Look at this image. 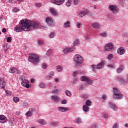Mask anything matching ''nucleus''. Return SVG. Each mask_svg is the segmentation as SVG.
I'll list each match as a JSON object with an SVG mask.
<instances>
[{
  "mask_svg": "<svg viewBox=\"0 0 128 128\" xmlns=\"http://www.w3.org/2000/svg\"><path fill=\"white\" fill-rule=\"evenodd\" d=\"M76 26L78 28H80V22H77V23L76 24Z\"/></svg>",
  "mask_w": 128,
  "mask_h": 128,
  "instance_id": "obj_55",
  "label": "nucleus"
},
{
  "mask_svg": "<svg viewBox=\"0 0 128 128\" xmlns=\"http://www.w3.org/2000/svg\"><path fill=\"white\" fill-rule=\"evenodd\" d=\"M108 8L112 14H118V8L116 5L110 4L108 6Z\"/></svg>",
  "mask_w": 128,
  "mask_h": 128,
  "instance_id": "obj_5",
  "label": "nucleus"
},
{
  "mask_svg": "<svg viewBox=\"0 0 128 128\" xmlns=\"http://www.w3.org/2000/svg\"><path fill=\"white\" fill-rule=\"evenodd\" d=\"M92 68L93 72H96V67H94V65L92 66Z\"/></svg>",
  "mask_w": 128,
  "mask_h": 128,
  "instance_id": "obj_56",
  "label": "nucleus"
},
{
  "mask_svg": "<svg viewBox=\"0 0 128 128\" xmlns=\"http://www.w3.org/2000/svg\"><path fill=\"white\" fill-rule=\"evenodd\" d=\"M118 80H119V82H122L124 84H128V82H126L124 80L120 77H118Z\"/></svg>",
  "mask_w": 128,
  "mask_h": 128,
  "instance_id": "obj_27",
  "label": "nucleus"
},
{
  "mask_svg": "<svg viewBox=\"0 0 128 128\" xmlns=\"http://www.w3.org/2000/svg\"><path fill=\"white\" fill-rule=\"evenodd\" d=\"M78 71H75L73 73L74 76H78Z\"/></svg>",
  "mask_w": 128,
  "mask_h": 128,
  "instance_id": "obj_52",
  "label": "nucleus"
},
{
  "mask_svg": "<svg viewBox=\"0 0 128 128\" xmlns=\"http://www.w3.org/2000/svg\"><path fill=\"white\" fill-rule=\"evenodd\" d=\"M20 79L22 80L21 84L22 86L26 88H30V82L28 80L24 79V77L22 76Z\"/></svg>",
  "mask_w": 128,
  "mask_h": 128,
  "instance_id": "obj_4",
  "label": "nucleus"
},
{
  "mask_svg": "<svg viewBox=\"0 0 128 128\" xmlns=\"http://www.w3.org/2000/svg\"><path fill=\"white\" fill-rule=\"evenodd\" d=\"M106 95H103L102 96V98H103V100H106Z\"/></svg>",
  "mask_w": 128,
  "mask_h": 128,
  "instance_id": "obj_63",
  "label": "nucleus"
},
{
  "mask_svg": "<svg viewBox=\"0 0 128 128\" xmlns=\"http://www.w3.org/2000/svg\"><path fill=\"white\" fill-rule=\"evenodd\" d=\"M40 62V56L36 54H32V64H38Z\"/></svg>",
  "mask_w": 128,
  "mask_h": 128,
  "instance_id": "obj_6",
  "label": "nucleus"
},
{
  "mask_svg": "<svg viewBox=\"0 0 128 128\" xmlns=\"http://www.w3.org/2000/svg\"><path fill=\"white\" fill-rule=\"evenodd\" d=\"M74 60L76 64H82L84 62V58L80 54H76Z\"/></svg>",
  "mask_w": 128,
  "mask_h": 128,
  "instance_id": "obj_3",
  "label": "nucleus"
},
{
  "mask_svg": "<svg viewBox=\"0 0 128 128\" xmlns=\"http://www.w3.org/2000/svg\"><path fill=\"white\" fill-rule=\"evenodd\" d=\"M26 116H32V112H30V111H28L26 114Z\"/></svg>",
  "mask_w": 128,
  "mask_h": 128,
  "instance_id": "obj_41",
  "label": "nucleus"
},
{
  "mask_svg": "<svg viewBox=\"0 0 128 128\" xmlns=\"http://www.w3.org/2000/svg\"><path fill=\"white\" fill-rule=\"evenodd\" d=\"M76 122L77 124H82V118H77V119L76 120Z\"/></svg>",
  "mask_w": 128,
  "mask_h": 128,
  "instance_id": "obj_38",
  "label": "nucleus"
},
{
  "mask_svg": "<svg viewBox=\"0 0 128 128\" xmlns=\"http://www.w3.org/2000/svg\"><path fill=\"white\" fill-rule=\"evenodd\" d=\"M86 82H87V84H92L94 83V81L92 80H90L88 78V80H87Z\"/></svg>",
  "mask_w": 128,
  "mask_h": 128,
  "instance_id": "obj_39",
  "label": "nucleus"
},
{
  "mask_svg": "<svg viewBox=\"0 0 128 128\" xmlns=\"http://www.w3.org/2000/svg\"><path fill=\"white\" fill-rule=\"evenodd\" d=\"M52 50L50 49L48 50L46 52L47 56H50V54H52Z\"/></svg>",
  "mask_w": 128,
  "mask_h": 128,
  "instance_id": "obj_44",
  "label": "nucleus"
},
{
  "mask_svg": "<svg viewBox=\"0 0 128 128\" xmlns=\"http://www.w3.org/2000/svg\"><path fill=\"white\" fill-rule=\"evenodd\" d=\"M113 56H114V55H112V54H110L108 56L107 58H108V60H112V59Z\"/></svg>",
  "mask_w": 128,
  "mask_h": 128,
  "instance_id": "obj_46",
  "label": "nucleus"
},
{
  "mask_svg": "<svg viewBox=\"0 0 128 128\" xmlns=\"http://www.w3.org/2000/svg\"><path fill=\"white\" fill-rule=\"evenodd\" d=\"M80 40H76L74 41V46H78V44H80Z\"/></svg>",
  "mask_w": 128,
  "mask_h": 128,
  "instance_id": "obj_31",
  "label": "nucleus"
},
{
  "mask_svg": "<svg viewBox=\"0 0 128 128\" xmlns=\"http://www.w3.org/2000/svg\"><path fill=\"white\" fill-rule=\"evenodd\" d=\"M76 48L72 47L71 48H68V52H72Z\"/></svg>",
  "mask_w": 128,
  "mask_h": 128,
  "instance_id": "obj_40",
  "label": "nucleus"
},
{
  "mask_svg": "<svg viewBox=\"0 0 128 128\" xmlns=\"http://www.w3.org/2000/svg\"><path fill=\"white\" fill-rule=\"evenodd\" d=\"M109 106L110 108H112V110H118V107L116 106V105L114 104V103L112 102H110Z\"/></svg>",
  "mask_w": 128,
  "mask_h": 128,
  "instance_id": "obj_12",
  "label": "nucleus"
},
{
  "mask_svg": "<svg viewBox=\"0 0 128 128\" xmlns=\"http://www.w3.org/2000/svg\"><path fill=\"white\" fill-rule=\"evenodd\" d=\"M38 122L42 126H44V124H46V120H38Z\"/></svg>",
  "mask_w": 128,
  "mask_h": 128,
  "instance_id": "obj_23",
  "label": "nucleus"
},
{
  "mask_svg": "<svg viewBox=\"0 0 128 128\" xmlns=\"http://www.w3.org/2000/svg\"><path fill=\"white\" fill-rule=\"evenodd\" d=\"M51 98L55 102H58L59 98L58 97V96H51Z\"/></svg>",
  "mask_w": 128,
  "mask_h": 128,
  "instance_id": "obj_22",
  "label": "nucleus"
},
{
  "mask_svg": "<svg viewBox=\"0 0 128 128\" xmlns=\"http://www.w3.org/2000/svg\"><path fill=\"white\" fill-rule=\"evenodd\" d=\"M104 62H102L98 64L96 66L97 70H100V68H102L104 67Z\"/></svg>",
  "mask_w": 128,
  "mask_h": 128,
  "instance_id": "obj_18",
  "label": "nucleus"
},
{
  "mask_svg": "<svg viewBox=\"0 0 128 128\" xmlns=\"http://www.w3.org/2000/svg\"><path fill=\"white\" fill-rule=\"evenodd\" d=\"M73 4L74 6H78L80 4V0H73Z\"/></svg>",
  "mask_w": 128,
  "mask_h": 128,
  "instance_id": "obj_36",
  "label": "nucleus"
},
{
  "mask_svg": "<svg viewBox=\"0 0 128 128\" xmlns=\"http://www.w3.org/2000/svg\"><path fill=\"white\" fill-rule=\"evenodd\" d=\"M82 110L84 112H88L90 111V106L86 105H84L82 106Z\"/></svg>",
  "mask_w": 128,
  "mask_h": 128,
  "instance_id": "obj_19",
  "label": "nucleus"
},
{
  "mask_svg": "<svg viewBox=\"0 0 128 128\" xmlns=\"http://www.w3.org/2000/svg\"><path fill=\"white\" fill-rule=\"evenodd\" d=\"M6 32V28H2V32Z\"/></svg>",
  "mask_w": 128,
  "mask_h": 128,
  "instance_id": "obj_62",
  "label": "nucleus"
},
{
  "mask_svg": "<svg viewBox=\"0 0 128 128\" xmlns=\"http://www.w3.org/2000/svg\"><path fill=\"white\" fill-rule=\"evenodd\" d=\"M72 0H68L67 2H66V6H72Z\"/></svg>",
  "mask_w": 128,
  "mask_h": 128,
  "instance_id": "obj_30",
  "label": "nucleus"
},
{
  "mask_svg": "<svg viewBox=\"0 0 128 128\" xmlns=\"http://www.w3.org/2000/svg\"><path fill=\"white\" fill-rule=\"evenodd\" d=\"M62 104H66V100H62Z\"/></svg>",
  "mask_w": 128,
  "mask_h": 128,
  "instance_id": "obj_57",
  "label": "nucleus"
},
{
  "mask_svg": "<svg viewBox=\"0 0 128 128\" xmlns=\"http://www.w3.org/2000/svg\"><path fill=\"white\" fill-rule=\"evenodd\" d=\"M6 122V116L4 115L0 116V122L1 124H4V122Z\"/></svg>",
  "mask_w": 128,
  "mask_h": 128,
  "instance_id": "obj_14",
  "label": "nucleus"
},
{
  "mask_svg": "<svg viewBox=\"0 0 128 128\" xmlns=\"http://www.w3.org/2000/svg\"><path fill=\"white\" fill-rule=\"evenodd\" d=\"M80 80L82 82H87L88 80V78L86 76H82L80 77Z\"/></svg>",
  "mask_w": 128,
  "mask_h": 128,
  "instance_id": "obj_25",
  "label": "nucleus"
},
{
  "mask_svg": "<svg viewBox=\"0 0 128 128\" xmlns=\"http://www.w3.org/2000/svg\"><path fill=\"white\" fill-rule=\"evenodd\" d=\"M65 0H50V2L54 4H56L57 6H60L64 2Z\"/></svg>",
  "mask_w": 128,
  "mask_h": 128,
  "instance_id": "obj_8",
  "label": "nucleus"
},
{
  "mask_svg": "<svg viewBox=\"0 0 128 128\" xmlns=\"http://www.w3.org/2000/svg\"><path fill=\"white\" fill-rule=\"evenodd\" d=\"M88 12H89L88 10H85L84 11H82L79 13L78 16H80V18H82V16H86V14H88Z\"/></svg>",
  "mask_w": 128,
  "mask_h": 128,
  "instance_id": "obj_10",
  "label": "nucleus"
},
{
  "mask_svg": "<svg viewBox=\"0 0 128 128\" xmlns=\"http://www.w3.org/2000/svg\"><path fill=\"white\" fill-rule=\"evenodd\" d=\"M92 102L90 100H87L86 102L85 106H92Z\"/></svg>",
  "mask_w": 128,
  "mask_h": 128,
  "instance_id": "obj_29",
  "label": "nucleus"
},
{
  "mask_svg": "<svg viewBox=\"0 0 128 128\" xmlns=\"http://www.w3.org/2000/svg\"><path fill=\"white\" fill-rule=\"evenodd\" d=\"M64 54H68V48H65L64 50Z\"/></svg>",
  "mask_w": 128,
  "mask_h": 128,
  "instance_id": "obj_50",
  "label": "nucleus"
},
{
  "mask_svg": "<svg viewBox=\"0 0 128 128\" xmlns=\"http://www.w3.org/2000/svg\"><path fill=\"white\" fill-rule=\"evenodd\" d=\"M56 70L58 72H62V67L60 66H56Z\"/></svg>",
  "mask_w": 128,
  "mask_h": 128,
  "instance_id": "obj_32",
  "label": "nucleus"
},
{
  "mask_svg": "<svg viewBox=\"0 0 128 128\" xmlns=\"http://www.w3.org/2000/svg\"><path fill=\"white\" fill-rule=\"evenodd\" d=\"M52 76L48 75L46 76V80H52Z\"/></svg>",
  "mask_w": 128,
  "mask_h": 128,
  "instance_id": "obj_49",
  "label": "nucleus"
},
{
  "mask_svg": "<svg viewBox=\"0 0 128 128\" xmlns=\"http://www.w3.org/2000/svg\"><path fill=\"white\" fill-rule=\"evenodd\" d=\"M49 36L50 38H54L56 36V34H54V32H52L50 34Z\"/></svg>",
  "mask_w": 128,
  "mask_h": 128,
  "instance_id": "obj_37",
  "label": "nucleus"
},
{
  "mask_svg": "<svg viewBox=\"0 0 128 128\" xmlns=\"http://www.w3.org/2000/svg\"><path fill=\"white\" fill-rule=\"evenodd\" d=\"M58 110H59V112H64L68 110V108L60 106L58 108Z\"/></svg>",
  "mask_w": 128,
  "mask_h": 128,
  "instance_id": "obj_15",
  "label": "nucleus"
},
{
  "mask_svg": "<svg viewBox=\"0 0 128 128\" xmlns=\"http://www.w3.org/2000/svg\"><path fill=\"white\" fill-rule=\"evenodd\" d=\"M70 22L67 21L64 24V28H70Z\"/></svg>",
  "mask_w": 128,
  "mask_h": 128,
  "instance_id": "obj_24",
  "label": "nucleus"
},
{
  "mask_svg": "<svg viewBox=\"0 0 128 128\" xmlns=\"http://www.w3.org/2000/svg\"><path fill=\"white\" fill-rule=\"evenodd\" d=\"M46 20V22H47L48 24H50V26H52V23L54 22V20L50 18H47Z\"/></svg>",
  "mask_w": 128,
  "mask_h": 128,
  "instance_id": "obj_16",
  "label": "nucleus"
},
{
  "mask_svg": "<svg viewBox=\"0 0 128 128\" xmlns=\"http://www.w3.org/2000/svg\"><path fill=\"white\" fill-rule=\"evenodd\" d=\"M52 94H58V90H54L52 91Z\"/></svg>",
  "mask_w": 128,
  "mask_h": 128,
  "instance_id": "obj_60",
  "label": "nucleus"
},
{
  "mask_svg": "<svg viewBox=\"0 0 128 128\" xmlns=\"http://www.w3.org/2000/svg\"><path fill=\"white\" fill-rule=\"evenodd\" d=\"M35 6L36 8H42V4L40 3H36Z\"/></svg>",
  "mask_w": 128,
  "mask_h": 128,
  "instance_id": "obj_42",
  "label": "nucleus"
},
{
  "mask_svg": "<svg viewBox=\"0 0 128 128\" xmlns=\"http://www.w3.org/2000/svg\"><path fill=\"white\" fill-rule=\"evenodd\" d=\"M28 106V103L26 102H24L22 106Z\"/></svg>",
  "mask_w": 128,
  "mask_h": 128,
  "instance_id": "obj_58",
  "label": "nucleus"
},
{
  "mask_svg": "<svg viewBox=\"0 0 128 128\" xmlns=\"http://www.w3.org/2000/svg\"><path fill=\"white\" fill-rule=\"evenodd\" d=\"M125 50L122 48H120L118 50V54H124Z\"/></svg>",
  "mask_w": 128,
  "mask_h": 128,
  "instance_id": "obj_21",
  "label": "nucleus"
},
{
  "mask_svg": "<svg viewBox=\"0 0 128 128\" xmlns=\"http://www.w3.org/2000/svg\"><path fill=\"white\" fill-rule=\"evenodd\" d=\"M28 62H32V54H29Z\"/></svg>",
  "mask_w": 128,
  "mask_h": 128,
  "instance_id": "obj_33",
  "label": "nucleus"
},
{
  "mask_svg": "<svg viewBox=\"0 0 128 128\" xmlns=\"http://www.w3.org/2000/svg\"><path fill=\"white\" fill-rule=\"evenodd\" d=\"M50 12L52 16H58V11H56L54 8H50Z\"/></svg>",
  "mask_w": 128,
  "mask_h": 128,
  "instance_id": "obj_9",
  "label": "nucleus"
},
{
  "mask_svg": "<svg viewBox=\"0 0 128 128\" xmlns=\"http://www.w3.org/2000/svg\"><path fill=\"white\" fill-rule=\"evenodd\" d=\"M65 94L66 96H72V92L68 90H66L65 91Z\"/></svg>",
  "mask_w": 128,
  "mask_h": 128,
  "instance_id": "obj_28",
  "label": "nucleus"
},
{
  "mask_svg": "<svg viewBox=\"0 0 128 128\" xmlns=\"http://www.w3.org/2000/svg\"><path fill=\"white\" fill-rule=\"evenodd\" d=\"M104 118H108V114H104Z\"/></svg>",
  "mask_w": 128,
  "mask_h": 128,
  "instance_id": "obj_61",
  "label": "nucleus"
},
{
  "mask_svg": "<svg viewBox=\"0 0 128 128\" xmlns=\"http://www.w3.org/2000/svg\"><path fill=\"white\" fill-rule=\"evenodd\" d=\"M20 100V98L18 97H14L13 98V101L14 102H18V101Z\"/></svg>",
  "mask_w": 128,
  "mask_h": 128,
  "instance_id": "obj_35",
  "label": "nucleus"
},
{
  "mask_svg": "<svg viewBox=\"0 0 128 128\" xmlns=\"http://www.w3.org/2000/svg\"><path fill=\"white\" fill-rule=\"evenodd\" d=\"M14 12H20V9L18 8H14L12 10Z\"/></svg>",
  "mask_w": 128,
  "mask_h": 128,
  "instance_id": "obj_43",
  "label": "nucleus"
},
{
  "mask_svg": "<svg viewBox=\"0 0 128 128\" xmlns=\"http://www.w3.org/2000/svg\"><path fill=\"white\" fill-rule=\"evenodd\" d=\"M114 50V45L112 43H109L106 44L104 46V52H110V50Z\"/></svg>",
  "mask_w": 128,
  "mask_h": 128,
  "instance_id": "obj_7",
  "label": "nucleus"
},
{
  "mask_svg": "<svg viewBox=\"0 0 128 128\" xmlns=\"http://www.w3.org/2000/svg\"><path fill=\"white\" fill-rule=\"evenodd\" d=\"M6 40H7L8 42H12V38L8 37L6 38Z\"/></svg>",
  "mask_w": 128,
  "mask_h": 128,
  "instance_id": "obj_51",
  "label": "nucleus"
},
{
  "mask_svg": "<svg viewBox=\"0 0 128 128\" xmlns=\"http://www.w3.org/2000/svg\"><path fill=\"white\" fill-rule=\"evenodd\" d=\"M16 72V69L15 68H12L9 70L10 74H14Z\"/></svg>",
  "mask_w": 128,
  "mask_h": 128,
  "instance_id": "obj_26",
  "label": "nucleus"
},
{
  "mask_svg": "<svg viewBox=\"0 0 128 128\" xmlns=\"http://www.w3.org/2000/svg\"><path fill=\"white\" fill-rule=\"evenodd\" d=\"M112 128H118V123H116L114 126Z\"/></svg>",
  "mask_w": 128,
  "mask_h": 128,
  "instance_id": "obj_48",
  "label": "nucleus"
},
{
  "mask_svg": "<svg viewBox=\"0 0 128 128\" xmlns=\"http://www.w3.org/2000/svg\"><path fill=\"white\" fill-rule=\"evenodd\" d=\"M0 88H6V82L2 78H0Z\"/></svg>",
  "mask_w": 128,
  "mask_h": 128,
  "instance_id": "obj_11",
  "label": "nucleus"
},
{
  "mask_svg": "<svg viewBox=\"0 0 128 128\" xmlns=\"http://www.w3.org/2000/svg\"><path fill=\"white\" fill-rule=\"evenodd\" d=\"M124 96L120 94V91L118 88H113V98L114 100H122Z\"/></svg>",
  "mask_w": 128,
  "mask_h": 128,
  "instance_id": "obj_2",
  "label": "nucleus"
},
{
  "mask_svg": "<svg viewBox=\"0 0 128 128\" xmlns=\"http://www.w3.org/2000/svg\"><path fill=\"white\" fill-rule=\"evenodd\" d=\"M92 26L94 28H100V24L98 22H94L92 24Z\"/></svg>",
  "mask_w": 128,
  "mask_h": 128,
  "instance_id": "obj_20",
  "label": "nucleus"
},
{
  "mask_svg": "<svg viewBox=\"0 0 128 128\" xmlns=\"http://www.w3.org/2000/svg\"><path fill=\"white\" fill-rule=\"evenodd\" d=\"M6 94H10V92L9 91H8V90H6Z\"/></svg>",
  "mask_w": 128,
  "mask_h": 128,
  "instance_id": "obj_64",
  "label": "nucleus"
},
{
  "mask_svg": "<svg viewBox=\"0 0 128 128\" xmlns=\"http://www.w3.org/2000/svg\"><path fill=\"white\" fill-rule=\"evenodd\" d=\"M40 28V22L36 21L32 22V28Z\"/></svg>",
  "mask_w": 128,
  "mask_h": 128,
  "instance_id": "obj_13",
  "label": "nucleus"
},
{
  "mask_svg": "<svg viewBox=\"0 0 128 128\" xmlns=\"http://www.w3.org/2000/svg\"><path fill=\"white\" fill-rule=\"evenodd\" d=\"M46 68H48V64L44 63L42 64V68L46 69Z\"/></svg>",
  "mask_w": 128,
  "mask_h": 128,
  "instance_id": "obj_47",
  "label": "nucleus"
},
{
  "mask_svg": "<svg viewBox=\"0 0 128 128\" xmlns=\"http://www.w3.org/2000/svg\"><path fill=\"white\" fill-rule=\"evenodd\" d=\"M50 76H51L52 78L54 76V72H50Z\"/></svg>",
  "mask_w": 128,
  "mask_h": 128,
  "instance_id": "obj_54",
  "label": "nucleus"
},
{
  "mask_svg": "<svg viewBox=\"0 0 128 128\" xmlns=\"http://www.w3.org/2000/svg\"><path fill=\"white\" fill-rule=\"evenodd\" d=\"M108 68H114V65H112V64H108Z\"/></svg>",
  "mask_w": 128,
  "mask_h": 128,
  "instance_id": "obj_59",
  "label": "nucleus"
},
{
  "mask_svg": "<svg viewBox=\"0 0 128 128\" xmlns=\"http://www.w3.org/2000/svg\"><path fill=\"white\" fill-rule=\"evenodd\" d=\"M124 70V66H120V68L116 70V72L118 74H120V72H122Z\"/></svg>",
  "mask_w": 128,
  "mask_h": 128,
  "instance_id": "obj_17",
  "label": "nucleus"
},
{
  "mask_svg": "<svg viewBox=\"0 0 128 128\" xmlns=\"http://www.w3.org/2000/svg\"><path fill=\"white\" fill-rule=\"evenodd\" d=\"M40 88H45L46 84H44V83L42 82L40 84Z\"/></svg>",
  "mask_w": 128,
  "mask_h": 128,
  "instance_id": "obj_45",
  "label": "nucleus"
},
{
  "mask_svg": "<svg viewBox=\"0 0 128 128\" xmlns=\"http://www.w3.org/2000/svg\"><path fill=\"white\" fill-rule=\"evenodd\" d=\"M32 22L28 19H24L20 20L18 24L14 28V30L16 32H20L22 30L30 32L32 30Z\"/></svg>",
  "mask_w": 128,
  "mask_h": 128,
  "instance_id": "obj_1",
  "label": "nucleus"
},
{
  "mask_svg": "<svg viewBox=\"0 0 128 128\" xmlns=\"http://www.w3.org/2000/svg\"><path fill=\"white\" fill-rule=\"evenodd\" d=\"M9 46L8 45H4L3 48L4 50V52H8V50Z\"/></svg>",
  "mask_w": 128,
  "mask_h": 128,
  "instance_id": "obj_34",
  "label": "nucleus"
},
{
  "mask_svg": "<svg viewBox=\"0 0 128 128\" xmlns=\"http://www.w3.org/2000/svg\"><path fill=\"white\" fill-rule=\"evenodd\" d=\"M100 36H104V37L106 36V32L101 33L100 34Z\"/></svg>",
  "mask_w": 128,
  "mask_h": 128,
  "instance_id": "obj_53",
  "label": "nucleus"
}]
</instances>
